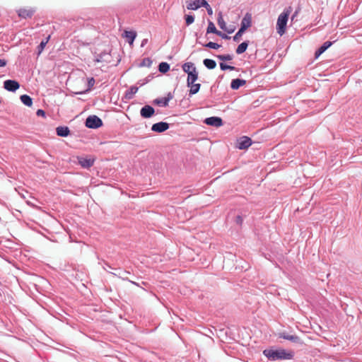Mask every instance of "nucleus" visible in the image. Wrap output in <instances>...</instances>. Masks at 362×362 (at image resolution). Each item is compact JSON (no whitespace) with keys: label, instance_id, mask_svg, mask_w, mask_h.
I'll list each match as a JSON object with an SVG mask.
<instances>
[{"label":"nucleus","instance_id":"1","mask_svg":"<svg viewBox=\"0 0 362 362\" xmlns=\"http://www.w3.org/2000/svg\"><path fill=\"white\" fill-rule=\"evenodd\" d=\"M263 354L269 360H290L294 356L293 351H286L285 349H265L263 351Z\"/></svg>","mask_w":362,"mask_h":362},{"label":"nucleus","instance_id":"2","mask_svg":"<svg viewBox=\"0 0 362 362\" xmlns=\"http://www.w3.org/2000/svg\"><path fill=\"white\" fill-rule=\"evenodd\" d=\"M85 125L89 129H95L101 127L103 125V122L97 115H90L86 118Z\"/></svg>","mask_w":362,"mask_h":362},{"label":"nucleus","instance_id":"3","mask_svg":"<svg viewBox=\"0 0 362 362\" xmlns=\"http://www.w3.org/2000/svg\"><path fill=\"white\" fill-rule=\"evenodd\" d=\"M331 40H328L325 42L316 51L315 53V58H318L322 53H324L329 47H330L332 44L336 42L338 38H336L334 36H332L330 37Z\"/></svg>","mask_w":362,"mask_h":362},{"label":"nucleus","instance_id":"4","mask_svg":"<svg viewBox=\"0 0 362 362\" xmlns=\"http://www.w3.org/2000/svg\"><path fill=\"white\" fill-rule=\"evenodd\" d=\"M252 144V139L246 136H241L237 143V148L240 150L248 148Z\"/></svg>","mask_w":362,"mask_h":362},{"label":"nucleus","instance_id":"5","mask_svg":"<svg viewBox=\"0 0 362 362\" xmlns=\"http://www.w3.org/2000/svg\"><path fill=\"white\" fill-rule=\"evenodd\" d=\"M4 88L10 92H16L20 88V83L16 80L8 79L4 82Z\"/></svg>","mask_w":362,"mask_h":362},{"label":"nucleus","instance_id":"6","mask_svg":"<svg viewBox=\"0 0 362 362\" xmlns=\"http://www.w3.org/2000/svg\"><path fill=\"white\" fill-rule=\"evenodd\" d=\"M207 5L206 0H189L187 1V8L189 10H196L201 6Z\"/></svg>","mask_w":362,"mask_h":362},{"label":"nucleus","instance_id":"7","mask_svg":"<svg viewBox=\"0 0 362 362\" xmlns=\"http://www.w3.org/2000/svg\"><path fill=\"white\" fill-rule=\"evenodd\" d=\"M170 127V124L165 122H159L155 123L151 127V130L154 132L162 133L168 130Z\"/></svg>","mask_w":362,"mask_h":362},{"label":"nucleus","instance_id":"8","mask_svg":"<svg viewBox=\"0 0 362 362\" xmlns=\"http://www.w3.org/2000/svg\"><path fill=\"white\" fill-rule=\"evenodd\" d=\"M204 122L209 125L219 127L223 125V120L219 117H209L204 119Z\"/></svg>","mask_w":362,"mask_h":362},{"label":"nucleus","instance_id":"9","mask_svg":"<svg viewBox=\"0 0 362 362\" xmlns=\"http://www.w3.org/2000/svg\"><path fill=\"white\" fill-rule=\"evenodd\" d=\"M154 114V108L149 105H144L140 110V115L143 118H151Z\"/></svg>","mask_w":362,"mask_h":362},{"label":"nucleus","instance_id":"10","mask_svg":"<svg viewBox=\"0 0 362 362\" xmlns=\"http://www.w3.org/2000/svg\"><path fill=\"white\" fill-rule=\"evenodd\" d=\"M78 163L83 168L88 169L94 165L95 159L85 157H78Z\"/></svg>","mask_w":362,"mask_h":362},{"label":"nucleus","instance_id":"11","mask_svg":"<svg viewBox=\"0 0 362 362\" xmlns=\"http://www.w3.org/2000/svg\"><path fill=\"white\" fill-rule=\"evenodd\" d=\"M137 33L134 30H124L122 34V37L126 39V41L130 45H133Z\"/></svg>","mask_w":362,"mask_h":362},{"label":"nucleus","instance_id":"12","mask_svg":"<svg viewBox=\"0 0 362 362\" xmlns=\"http://www.w3.org/2000/svg\"><path fill=\"white\" fill-rule=\"evenodd\" d=\"M279 337L284 339L289 340L295 344H301L302 343L300 338L296 334H289L286 332H281V333H279Z\"/></svg>","mask_w":362,"mask_h":362},{"label":"nucleus","instance_id":"13","mask_svg":"<svg viewBox=\"0 0 362 362\" xmlns=\"http://www.w3.org/2000/svg\"><path fill=\"white\" fill-rule=\"evenodd\" d=\"M252 24H241V27L239 28L238 31L233 36V41L239 42L243 33L249 29Z\"/></svg>","mask_w":362,"mask_h":362},{"label":"nucleus","instance_id":"14","mask_svg":"<svg viewBox=\"0 0 362 362\" xmlns=\"http://www.w3.org/2000/svg\"><path fill=\"white\" fill-rule=\"evenodd\" d=\"M56 133L59 136L66 137L71 134V131L66 126H59L56 128Z\"/></svg>","mask_w":362,"mask_h":362},{"label":"nucleus","instance_id":"15","mask_svg":"<svg viewBox=\"0 0 362 362\" xmlns=\"http://www.w3.org/2000/svg\"><path fill=\"white\" fill-rule=\"evenodd\" d=\"M35 12L33 8H21L18 11V16L22 18L27 19L31 18Z\"/></svg>","mask_w":362,"mask_h":362},{"label":"nucleus","instance_id":"16","mask_svg":"<svg viewBox=\"0 0 362 362\" xmlns=\"http://www.w3.org/2000/svg\"><path fill=\"white\" fill-rule=\"evenodd\" d=\"M117 270L119 271L118 273H112V272H111V274L115 275V276H118L119 278H121L124 281H128L131 284H132L134 285H136V286H138V284L136 282L131 281L127 276H124L126 274H130L129 272L123 271V270H121L120 269H117Z\"/></svg>","mask_w":362,"mask_h":362},{"label":"nucleus","instance_id":"17","mask_svg":"<svg viewBox=\"0 0 362 362\" xmlns=\"http://www.w3.org/2000/svg\"><path fill=\"white\" fill-rule=\"evenodd\" d=\"M246 83V81L240 78L233 79L230 83V88L233 90H238Z\"/></svg>","mask_w":362,"mask_h":362},{"label":"nucleus","instance_id":"18","mask_svg":"<svg viewBox=\"0 0 362 362\" xmlns=\"http://www.w3.org/2000/svg\"><path fill=\"white\" fill-rule=\"evenodd\" d=\"M187 86L189 88V90H188V92H189L188 95H189V96L191 97L193 95L197 94L199 91L200 88H201V84L192 83L191 84H187Z\"/></svg>","mask_w":362,"mask_h":362},{"label":"nucleus","instance_id":"19","mask_svg":"<svg viewBox=\"0 0 362 362\" xmlns=\"http://www.w3.org/2000/svg\"><path fill=\"white\" fill-rule=\"evenodd\" d=\"M199 78V73L197 69L193 71H190L188 73L187 78V84H191L192 83H195Z\"/></svg>","mask_w":362,"mask_h":362},{"label":"nucleus","instance_id":"20","mask_svg":"<svg viewBox=\"0 0 362 362\" xmlns=\"http://www.w3.org/2000/svg\"><path fill=\"white\" fill-rule=\"evenodd\" d=\"M182 71L188 75V73L193 71L197 69L196 66L192 62H185L182 65Z\"/></svg>","mask_w":362,"mask_h":362},{"label":"nucleus","instance_id":"21","mask_svg":"<svg viewBox=\"0 0 362 362\" xmlns=\"http://www.w3.org/2000/svg\"><path fill=\"white\" fill-rule=\"evenodd\" d=\"M249 43L250 42L248 40L244 41L242 43H240L235 49L236 54H241L244 53L247 50Z\"/></svg>","mask_w":362,"mask_h":362},{"label":"nucleus","instance_id":"22","mask_svg":"<svg viewBox=\"0 0 362 362\" xmlns=\"http://www.w3.org/2000/svg\"><path fill=\"white\" fill-rule=\"evenodd\" d=\"M138 87L135 86H131L127 90H126L124 97L126 99L130 100L133 98L134 95L138 91Z\"/></svg>","mask_w":362,"mask_h":362},{"label":"nucleus","instance_id":"23","mask_svg":"<svg viewBox=\"0 0 362 362\" xmlns=\"http://www.w3.org/2000/svg\"><path fill=\"white\" fill-rule=\"evenodd\" d=\"M21 101L26 106L31 107L33 105V99L32 98L26 94L22 95L20 97Z\"/></svg>","mask_w":362,"mask_h":362},{"label":"nucleus","instance_id":"24","mask_svg":"<svg viewBox=\"0 0 362 362\" xmlns=\"http://www.w3.org/2000/svg\"><path fill=\"white\" fill-rule=\"evenodd\" d=\"M290 14L289 10H285L283 13H281L277 20V23H287L288 20V16Z\"/></svg>","mask_w":362,"mask_h":362},{"label":"nucleus","instance_id":"25","mask_svg":"<svg viewBox=\"0 0 362 362\" xmlns=\"http://www.w3.org/2000/svg\"><path fill=\"white\" fill-rule=\"evenodd\" d=\"M50 39V35H49L45 39L42 40L41 41V42L40 43V45L37 46V55H40L42 51L44 50L46 45L47 44V42H49Z\"/></svg>","mask_w":362,"mask_h":362},{"label":"nucleus","instance_id":"26","mask_svg":"<svg viewBox=\"0 0 362 362\" xmlns=\"http://www.w3.org/2000/svg\"><path fill=\"white\" fill-rule=\"evenodd\" d=\"M218 25L222 30L227 32L228 34L233 33L235 31V30L236 29L234 24H229L228 25H227L228 24H218Z\"/></svg>","mask_w":362,"mask_h":362},{"label":"nucleus","instance_id":"27","mask_svg":"<svg viewBox=\"0 0 362 362\" xmlns=\"http://www.w3.org/2000/svg\"><path fill=\"white\" fill-rule=\"evenodd\" d=\"M203 64L208 69H214L216 66V61H214V59H204Z\"/></svg>","mask_w":362,"mask_h":362},{"label":"nucleus","instance_id":"28","mask_svg":"<svg viewBox=\"0 0 362 362\" xmlns=\"http://www.w3.org/2000/svg\"><path fill=\"white\" fill-rule=\"evenodd\" d=\"M170 70V64L167 62H160L158 65V71L162 74H165Z\"/></svg>","mask_w":362,"mask_h":362},{"label":"nucleus","instance_id":"29","mask_svg":"<svg viewBox=\"0 0 362 362\" xmlns=\"http://www.w3.org/2000/svg\"><path fill=\"white\" fill-rule=\"evenodd\" d=\"M153 103L155 105H157L160 107H166L168 105V103L166 101V100L164 98H156Z\"/></svg>","mask_w":362,"mask_h":362},{"label":"nucleus","instance_id":"30","mask_svg":"<svg viewBox=\"0 0 362 362\" xmlns=\"http://www.w3.org/2000/svg\"><path fill=\"white\" fill-rule=\"evenodd\" d=\"M219 30H218L215 26V24H209L208 25V28L206 29V37L207 39L209 38V37H208V35L210 34V33H214L216 35L218 34Z\"/></svg>","mask_w":362,"mask_h":362},{"label":"nucleus","instance_id":"31","mask_svg":"<svg viewBox=\"0 0 362 362\" xmlns=\"http://www.w3.org/2000/svg\"><path fill=\"white\" fill-rule=\"evenodd\" d=\"M219 60L222 62L231 61L233 58L232 54H218L216 56Z\"/></svg>","mask_w":362,"mask_h":362},{"label":"nucleus","instance_id":"32","mask_svg":"<svg viewBox=\"0 0 362 362\" xmlns=\"http://www.w3.org/2000/svg\"><path fill=\"white\" fill-rule=\"evenodd\" d=\"M152 60L148 58V57H146V58H144L142 59V61L141 62V63L139 64V66L140 67H144V66H146V67H150L151 65H152Z\"/></svg>","mask_w":362,"mask_h":362},{"label":"nucleus","instance_id":"33","mask_svg":"<svg viewBox=\"0 0 362 362\" xmlns=\"http://www.w3.org/2000/svg\"><path fill=\"white\" fill-rule=\"evenodd\" d=\"M287 24H276V30L280 36H282L286 30Z\"/></svg>","mask_w":362,"mask_h":362},{"label":"nucleus","instance_id":"34","mask_svg":"<svg viewBox=\"0 0 362 362\" xmlns=\"http://www.w3.org/2000/svg\"><path fill=\"white\" fill-rule=\"evenodd\" d=\"M203 46H204L205 47H207V48H209V49H218L219 47H221V45L218 44V43H216V42H209L208 43H206V44H202Z\"/></svg>","mask_w":362,"mask_h":362},{"label":"nucleus","instance_id":"35","mask_svg":"<svg viewBox=\"0 0 362 362\" xmlns=\"http://www.w3.org/2000/svg\"><path fill=\"white\" fill-rule=\"evenodd\" d=\"M220 68L222 71H226V70L233 71V70L236 69V68L235 66L228 65L223 62L220 63Z\"/></svg>","mask_w":362,"mask_h":362},{"label":"nucleus","instance_id":"36","mask_svg":"<svg viewBox=\"0 0 362 362\" xmlns=\"http://www.w3.org/2000/svg\"><path fill=\"white\" fill-rule=\"evenodd\" d=\"M252 20V15L249 13H247L244 18L242 20L241 23H251Z\"/></svg>","mask_w":362,"mask_h":362},{"label":"nucleus","instance_id":"37","mask_svg":"<svg viewBox=\"0 0 362 362\" xmlns=\"http://www.w3.org/2000/svg\"><path fill=\"white\" fill-rule=\"evenodd\" d=\"M235 222L236 223L237 225L242 226L243 222V216L242 215L236 216L235 219Z\"/></svg>","mask_w":362,"mask_h":362},{"label":"nucleus","instance_id":"38","mask_svg":"<svg viewBox=\"0 0 362 362\" xmlns=\"http://www.w3.org/2000/svg\"><path fill=\"white\" fill-rule=\"evenodd\" d=\"M95 84V79L94 78L91 77L88 78V90H90Z\"/></svg>","mask_w":362,"mask_h":362},{"label":"nucleus","instance_id":"39","mask_svg":"<svg viewBox=\"0 0 362 362\" xmlns=\"http://www.w3.org/2000/svg\"><path fill=\"white\" fill-rule=\"evenodd\" d=\"M106 55V53L102 52L97 55L95 61L98 62H102L104 60L103 57Z\"/></svg>","mask_w":362,"mask_h":362},{"label":"nucleus","instance_id":"40","mask_svg":"<svg viewBox=\"0 0 362 362\" xmlns=\"http://www.w3.org/2000/svg\"><path fill=\"white\" fill-rule=\"evenodd\" d=\"M173 98H174V94H173V93H171V92L168 93L166 96L164 97V98L166 100V101L168 103H169V101L170 100H172Z\"/></svg>","mask_w":362,"mask_h":362},{"label":"nucleus","instance_id":"41","mask_svg":"<svg viewBox=\"0 0 362 362\" xmlns=\"http://www.w3.org/2000/svg\"><path fill=\"white\" fill-rule=\"evenodd\" d=\"M217 35L221 37L223 39H225V40L230 39V37L228 35H227L226 34H225V33H222L221 31H218Z\"/></svg>","mask_w":362,"mask_h":362},{"label":"nucleus","instance_id":"42","mask_svg":"<svg viewBox=\"0 0 362 362\" xmlns=\"http://www.w3.org/2000/svg\"><path fill=\"white\" fill-rule=\"evenodd\" d=\"M36 115H37V116H39V117H40H40H45V115H46V114H45V112L43 110H42V109H39V110H37V112H36Z\"/></svg>","mask_w":362,"mask_h":362},{"label":"nucleus","instance_id":"43","mask_svg":"<svg viewBox=\"0 0 362 362\" xmlns=\"http://www.w3.org/2000/svg\"><path fill=\"white\" fill-rule=\"evenodd\" d=\"M185 20H186L185 23H193L194 17L192 16H191V15H187Z\"/></svg>","mask_w":362,"mask_h":362},{"label":"nucleus","instance_id":"44","mask_svg":"<svg viewBox=\"0 0 362 362\" xmlns=\"http://www.w3.org/2000/svg\"><path fill=\"white\" fill-rule=\"evenodd\" d=\"M7 64V61L6 59H0V66L4 67Z\"/></svg>","mask_w":362,"mask_h":362},{"label":"nucleus","instance_id":"45","mask_svg":"<svg viewBox=\"0 0 362 362\" xmlns=\"http://www.w3.org/2000/svg\"><path fill=\"white\" fill-rule=\"evenodd\" d=\"M206 10H207V12L209 15H211L212 14V8H211V6L207 4V5L206 6H204Z\"/></svg>","mask_w":362,"mask_h":362},{"label":"nucleus","instance_id":"46","mask_svg":"<svg viewBox=\"0 0 362 362\" xmlns=\"http://www.w3.org/2000/svg\"><path fill=\"white\" fill-rule=\"evenodd\" d=\"M147 42H148V40H147V39H144V40H142V42H141V47H144V46L147 43Z\"/></svg>","mask_w":362,"mask_h":362},{"label":"nucleus","instance_id":"47","mask_svg":"<svg viewBox=\"0 0 362 362\" xmlns=\"http://www.w3.org/2000/svg\"><path fill=\"white\" fill-rule=\"evenodd\" d=\"M218 23H223V18L221 16H220L218 19Z\"/></svg>","mask_w":362,"mask_h":362},{"label":"nucleus","instance_id":"48","mask_svg":"<svg viewBox=\"0 0 362 362\" xmlns=\"http://www.w3.org/2000/svg\"><path fill=\"white\" fill-rule=\"evenodd\" d=\"M105 265H106V267L112 268L110 265H109L108 263L105 262Z\"/></svg>","mask_w":362,"mask_h":362},{"label":"nucleus","instance_id":"49","mask_svg":"<svg viewBox=\"0 0 362 362\" xmlns=\"http://www.w3.org/2000/svg\"><path fill=\"white\" fill-rule=\"evenodd\" d=\"M105 265H106V267L112 268L110 265H109L108 263L105 262Z\"/></svg>","mask_w":362,"mask_h":362},{"label":"nucleus","instance_id":"50","mask_svg":"<svg viewBox=\"0 0 362 362\" xmlns=\"http://www.w3.org/2000/svg\"><path fill=\"white\" fill-rule=\"evenodd\" d=\"M195 36L197 37V38H198L199 37V34L197 33H195Z\"/></svg>","mask_w":362,"mask_h":362}]
</instances>
